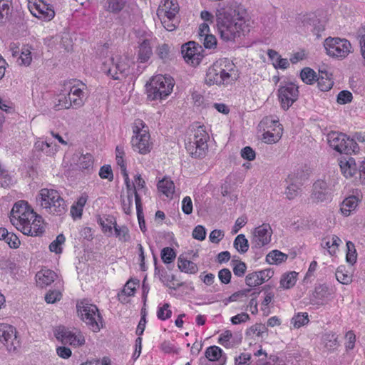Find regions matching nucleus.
<instances>
[{
	"instance_id": "f257e3e1",
	"label": "nucleus",
	"mask_w": 365,
	"mask_h": 365,
	"mask_svg": "<svg viewBox=\"0 0 365 365\" xmlns=\"http://www.w3.org/2000/svg\"><path fill=\"white\" fill-rule=\"evenodd\" d=\"M245 15L246 10L237 3L217 9L216 26L222 40L235 42L240 36L245 27Z\"/></svg>"
},
{
	"instance_id": "f03ea898",
	"label": "nucleus",
	"mask_w": 365,
	"mask_h": 365,
	"mask_svg": "<svg viewBox=\"0 0 365 365\" xmlns=\"http://www.w3.org/2000/svg\"><path fill=\"white\" fill-rule=\"evenodd\" d=\"M11 224L24 235L37 237L41 236L44 227L41 225L43 218L37 215L28 202L19 200L14 203L9 215Z\"/></svg>"
},
{
	"instance_id": "7ed1b4c3",
	"label": "nucleus",
	"mask_w": 365,
	"mask_h": 365,
	"mask_svg": "<svg viewBox=\"0 0 365 365\" xmlns=\"http://www.w3.org/2000/svg\"><path fill=\"white\" fill-rule=\"evenodd\" d=\"M237 71L232 63L224 59L217 61L207 71L205 82L208 86L227 85L234 83L238 78Z\"/></svg>"
},
{
	"instance_id": "20e7f679",
	"label": "nucleus",
	"mask_w": 365,
	"mask_h": 365,
	"mask_svg": "<svg viewBox=\"0 0 365 365\" xmlns=\"http://www.w3.org/2000/svg\"><path fill=\"white\" fill-rule=\"evenodd\" d=\"M78 316L93 332H98L103 326V319L98 307L90 300L83 299L76 303Z\"/></svg>"
},
{
	"instance_id": "39448f33",
	"label": "nucleus",
	"mask_w": 365,
	"mask_h": 365,
	"mask_svg": "<svg viewBox=\"0 0 365 365\" xmlns=\"http://www.w3.org/2000/svg\"><path fill=\"white\" fill-rule=\"evenodd\" d=\"M174 79L168 75H157L145 84L147 98L149 101L163 100L173 91Z\"/></svg>"
},
{
	"instance_id": "423d86ee",
	"label": "nucleus",
	"mask_w": 365,
	"mask_h": 365,
	"mask_svg": "<svg viewBox=\"0 0 365 365\" xmlns=\"http://www.w3.org/2000/svg\"><path fill=\"white\" fill-rule=\"evenodd\" d=\"M40 205L47 212L61 216L67 211V205L58 191L54 189L43 188L39 193Z\"/></svg>"
},
{
	"instance_id": "0eeeda50",
	"label": "nucleus",
	"mask_w": 365,
	"mask_h": 365,
	"mask_svg": "<svg viewBox=\"0 0 365 365\" xmlns=\"http://www.w3.org/2000/svg\"><path fill=\"white\" fill-rule=\"evenodd\" d=\"M209 135L202 126H199L194 130L192 136H190L185 142V148L190 155L193 158H203L207 150Z\"/></svg>"
},
{
	"instance_id": "6e6552de",
	"label": "nucleus",
	"mask_w": 365,
	"mask_h": 365,
	"mask_svg": "<svg viewBox=\"0 0 365 365\" xmlns=\"http://www.w3.org/2000/svg\"><path fill=\"white\" fill-rule=\"evenodd\" d=\"M329 146L341 154L352 155L359 150V147L354 139H351L346 134L341 132L331 131L327 135Z\"/></svg>"
},
{
	"instance_id": "1a4fd4ad",
	"label": "nucleus",
	"mask_w": 365,
	"mask_h": 365,
	"mask_svg": "<svg viewBox=\"0 0 365 365\" xmlns=\"http://www.w3.org/2000/svg\"><path fill=\"white\" fill-rule=\"evenodd\" d=\"M127 57L116 56L111 57L108 61L103 63L101 69L113 80H119L118 73L126 77L130 74H134L130 71V66L133 64Z\"/></svg>"
},
{
	"instance_id": "9d476101",
	"label": "nucleus",
	"mask_w": 365,
	"mask_h": 365,
	"mask_svg": "<svg viewBox=\"0 0 365 365\" xmlns=\"http://www.w3.org/2000/svg\"><path fill=\"white\" fill-rule=\"evenodd\" d=\"M324 47L328 56L344 58L351 52V43L346 38L328 37L325 39Z\"/></svg>"
},
{
	"instance_id": "9b49d317",
	"label": "nucleus",
	"mask_w": 365,
	"mask_h": 365,
	"mask_svg": "<svg viewBox=\"0 0 365 365\" xmlns=\"http://www.w3.org/2000/svg\"><path fill=\"white\" fill-rule=\"evenodd\" d=\"M299 87L292 82L281 83L277 91V96L284 110H287L299 98Z\"/></svg>"
},
{
	"instance_id": "f8f14e48",
	"label": "nucleus",
	"mask_w": 365,
	"mask_h": 365,
	"mask_svg": "<svg viewBox=\"0 0 365 365\" xmlns=\"http://www.w3.org/2000/svg\"><path fill=\"white\" fill-rule=\"evenodd\" d=\"M54 336L62 342L77 347L85 344V337L81 331L73 333L64 326H58L54 330Z\"/></svg>"
},
{
	"instance_id": "ddd939ff",
	"label": "nucleus",
	"mask_w": 365,
	"mask_h": 365,
	"mask_svg": "<svg viewBox=\"0 0 365 365\" xmlns=\"http://www.w3.org/2000/svg\"><path fill=\"white\" fill-rule=\"evenodd\" d=\"M339 166L343 175L346 178L353 177L357 173H359L360 178L365 183V160L360 163L357 167L356 160L352 157L342 158L339 160Z\"/></svg>"
},
{
	"instance_id": "4468645a",
	"label": "nucleus",
	"mask_w": 365,
	"mask_h": 365,
	"mask_svg": "<svg viewBox=\"0 0 365 365\" xmlns=\"http://www.w3.org/2000/svg\"><path fill=\"white\" fill-rule=\"evenodd\" d=\"M201 46L195 41H189L182 45L181 53L185 61L192 66H197L201 62L203 55Z\"/></svg>"
},
{
	"instance_id": "2eb2a0df",
	"label": "nucleus",
	"mask_w": 365,
	"mask_h": 365,
	"mask_svg": "<svg viewBox=\"0 0 365 365\" xmlns=\"http://www.w3.org/2000/svg\"><path fill=\"white\" fill-rule=\"evenodd\" d=\"M311 198L317 203L330 202L332 199V189L326 181L318 180L313 184Z\"/></svg>"
},
{
	"instance_id": "dca6fc26",
	"label": "nucleus",
	"mask_w": 365,
	"mask_h": 365,
	"mask_svg": "<svg viewBox=\"0 0 365 365\" xmlns=\"http://www.w3.org/2000/svg\"><path fill=\"white\" fill-rule=\"evenodd\" d=\"M254 237L252 242V249H258L268 245L271 241L272 230L269 224H262L257 227L253 232Z\"/></svg>"
},
{
	"instance_id": "f3484780",
	"label": "nucleus",
	"mask_w": 365,
	"mask_h": 365,
	"mask_svg": "<svg viewBox=\"0 0 365 365\" xmlns=\"http://www.w3.org/2000/svg\"><path fill=\"white\" fill-rule=\"evenodd\" d=\"M0 341L9 350H15L19 346V340L16 336V329L11 325H0Z\"/></svg>"
},
{
	"instance_id": "a211bd4d",
	"label": "nucleus",
	"mask_w": 365,
	"mask_h": 365,
	"mask_svg": "<svg viewBox=\"0 0 365 365\" xmlns=\"http://www.w3.org/2000/svg\"><path fill=\"white\" fill-rule=\"evenodd\" d=\"M29 10L34 16L46 21L52 20L55 16V11L52 6L39 0V3L35 2L33 6H29Z\"/></svg>"
},
{
	"instance_id": "6ab92c4d",
	"label": "nucleus",
	"mask_w": 365,
	"mask_h": 365,
	"mask_svg": "<svg viewBox=\"0 0 365 365\" xmlns=\"http://www.w3.org/2000/svg\"><path fill=\"white\" fill-rule=\"evenodd\" d=\"M83 105V101L79 98L71 99L69 93H60L53 100V109L59 110L61 109H68L71 106L79 108Z\"/></svg>"
},
{
	"instance_id": "aec40b11",
	"label": "nucleus",
	"mask_w": 365,
	"mask_h": 365,
	"mask_svg": "<svg viewBox=\"0 0 365 365\" xmlns=\"http://www.w3.org/2000/svg\"><path fill=\"white\" fill-rule=\"evenodd\" d=\"M149 140V131H143L140 137L133 136L131 143L133 150L142 155L148 153L150 151Z\"/></svg>"
},
{
	"instance_id": "412c9836",
	"label": "nucleus",
	"mask_w": 365,
	"mask_h": 365,
	"mask_svg": "<svg viewBox=\"0 0 365 365\" xmlns=\"http://www.w3.org/2000/svg\"><path fill=\"white\" fill-rule=\"evenodd\" d=\"M153 55V50L149 39H143L139 43L138 51V61L140 63L147 62Z\"/></svg>"
},
{
	"instance_id": "4be33fe9",
	"label": "nucleus",
	"mask_w": 365,
	"mask_h": 365,
	"mask_svg": "<svg viewBox=\"0 0 365 365\" xmlns=\"http://www.w3.org/2000/svg\"><path fill=\"white\" fill-rule=\"evenodd\" d=\"M36 277L37 278L36 282L38 285L43 287L44 286L50 285L53 282L57 277V274L55 272L51 269H42L36 274Z\"/></svg>"
},
{
	"instance_id": "5701e85b",
	"label": "nucleus",
	"mask_w": 365,
	"mask_h": 365,
	"mask_svg": "<svg viewBox=\"0 0 365 365\" xmlns=\"http://www.w3.org/2000/svg\"><path fill=\"white\" fill-rule=\"evenodd\" d=\"M139 283L138 280H128L123 290L118 294V300L123 303L127 302V297H131L135 294L136 285Z\"/></svg>"
},
{
	"instance_id": "b1692460",
	"label": "nucleus",
	"mask_w": 365,
	"mask_h": 365,
	"mask_svg": "<svg viewBox=\"0 0 365 365\" xmlns=\"http://www.w3.org/2000/svg\"><path fill=\"white\" fill-rule=\"evenodd\" d=\"M331 76L332 74L327 71H319V76L317 81L320 91H328L332 88L334 82Z\"/></svg>"
},
{
	"instance_id": "393cba45",
	"label": "nucleus",
	"mask_w": 365,
	"mask_h": 365,
	"mask_svg": "<svg viewBox=\"0 0 365 365\" xmlns=\"http://www.w3.org/2000/svg\"><path fill=\"white\" fill-rule=\"evenodd\" d=\"M358 205V198L354 195L346 197L341 204L340 210L343 215L349 216L351 210H355Z\"/></svg>"
},
{
	"instance_id": "a878e982",
	"label": "nucleus",
	"mask_w": 365,
	"mask_h": 365,
	"mask_svg": "<svg viewBox=\"0 0 365 365\" xmlns=\"http://www.w3.org/2000/svg\"><path fill=\"white\" fill-rule=\"evenodd\" d=\"M178 269L185 273L187 274H195L198 271L197 264L180 255L178 259Z\"/></svg>"
},
{
	"instance_id": "bb28decb",
	"label": "nucleus",
	"mask_w": 365,
	"mask_h": 365,
	"mask_svg": "<svg viewBox=\"0 0 365 365\" xmlns=\"http://www.w3.org/2000/svg\"><path fill=\"white\" fill-rule=\"evenodd\" d=\"M157 186L158 190L162 192L168 197H173L175 192V185L171 180L164 178L158 182Z\"/></svg>"
},
{
	"instance_id": "cd10ccee",
	"label": "nucleus",
	"mask_w": 365,
	"mask_h": 365,
	"mask_svg": "<svg viewBox=\"0 0 365 365\" xmlns=\"http://www.w3.org/2000/svg\"><path fill=\"white\" fill-rule=\"evenodd\" d=\"M11 4V0H0V26H4L10 21Z\"/></svg>"
},
{
	"instance_id": "c85d7f7f",
	"label": "nucleus",
	"mask_w": 365,
	"mask_h": 365,
	"mask_svg": "<svg viewBox=\"0 0 365 365\" xmlns=\"http://www.w3.org/2000/svg\"><path fill=\"white\" fill-rule=\"evenodd\" d=\"M288 258V255L279 250H274L269 252L266 256V261L270 264H279L285 262Z\"/></svg>"
},
{
	"instance_id": "c756f323",
	"label": "nucleus",
	"mask_w": 365,
	"mask_h": 365,
	"mask_svg": "<svg viewBox=\"0 0 365 365\" xmlns=\"http://www.w3.org/2000/svg\"><path fill=\"white\" fill-rule=\"evenodd\" d=\"M298 273L295 271L289 272L282 274L280 279V285L284 289L293 287L297 282Z\"/></svg>"
},
{
	"instance_id": "7c9ffc66",
	"label": "nucleus",
	"mask_w": 365,
	"mask_h": 365,
	"mask_svg": "<svg viewBox=\"0 0 365 365\" xmlns=\"http://www.w3.org/2000/svg\"><path fill=\"white\" fill-rule=\"evenodd\" d=\"M125 4V0H106L105 8L110 13L118 14L124 9Z\"/></svg>"
},
{
	"instance_id": "2f4dec72",
	"label": "nucleus",
	"mask_w": 365,
	"mask_h": 365,
	"mask_svg": "<svg viewBox=\"0 0 365 365\" xmlns=\"http://www.w3.org/2000/svg\"><path fill=\"white\" fill-rule=\"evenodd\" d=\"M234 247L241 254H244L249 250V242L245 235L243 234L238 235L233 242Z\"/></svg>"
},
{
	"instance_id": "473e14b6",
	"label": "nucleus",
	"mask_w": 365,
	"mask_h": 365,
	"mask_svg": "<svg viewBox=\"0 0 365 365\" xmlns=\"http://www.w3.org/2000/svg\"><path fill=\"white\" fill-rule=\"evenodd\" d=\"M223 354L222 349L217 346H210L207 347L205 352V356L210 361H218Z\"/></svg>"
},
{
	"instance_id": "72a5a7b5",
	"label": "nucleus",
	"mask_w": 365,
	"mask_h": 365,
	"mask_svg": "<svg viewBox=\"0 0 365 365\" xmlns=\"http://www.w3.org/2000/svg\"><path fill=\"white\" fill-rule=\"evenodd\" d=\"M300 77L304 83L309 85L313 84L318 78L316 72L309 67H305L301 71Z\"/></svg>"
},
{
	"instance_id": "f704fd0d",
	"label": "nucleus",
	"mask_w": 365,
	"mask_h": 365,
	"mask_svg": "<svg viewBox=\"0 0 365 365\" xmlns=\"http://www.w3.org/2000/svg\"><path fill=\"white\" fill-rule=\"evenodd\" d=\"M78 165L80 170H87L89 171L93 169V158L91 154L86 153V155H81L78 160Z\"/></svg>"
},
{
	"instance_id": "c9c22d12",
	"label": "nucleus",
	"mask_w": 365,
	"mask_h": 365,
	"mask_svg": "<svg viewBox=\"0 0 365 365\" xmlns=\"http://www.w3.org/2000/svg\"><path fill=\"white\" fill-rule=\"evenodd\" d=\"M115 235L117 237H118L119 240L123 242H129L130 240V236L129 234V230L127 226H118L116 221L114 220V226Z\"/></svg>"
},
{
	"instance_id": "e433bc0d",
	"label": "nucleus",
	"mask_w": 365,
	"mask_h": 365,
	"mask_svg": "<svg viewBox=\"0 0 365 365\" xmlns=\"http://www.w3.org/2000/svg\"><path fill=\"white\" fill-rule=\"evenodd\" d=\"M231 265L235 276L241 277L245 275L247 270V265L244 262L232 259L231 261Z\"/></svg>"
},
{
	"instance_id": "4c0bfd02",
	"label": "nucleus",
	"mask_w": 365,
	"mask_h": 365,
	"mask_svg": "<svg viewBox=\"0 0 365 365\" xmlns=\"http://www.w3.org/2000/svg\"><path fill=\"white\" fill-rule=\"evenodd\" d=\"M160 257L163 263L170 264L175 260L176 257V252L173 248L166 247L162 249L160 252Z\"/></svg>"
},
{
	"instance_id": "58836bf2",
	"label": "nucleus",
	"mask_w": 365,
	"mask_h": 365,
	"mask_svg": "<svg viewBox=\"0 0 365 365\" xmlns=\"http://www.w3.org/2000/svg\"><path fill=\"white\" fill-rule=\"evenodd\" d=\"M309 322V316L307 312L298 313L295 314L291 320V323L293 324L294 328H299Z\"/></svg>"
},
{
	"instance_id": "ea45409f",
	"label": "nucleus",
	"mask_w": 365,
	"mask_h": 365,
	"mask_svg": "<svg viewBox=\"0 0 365 365\" xmlns=\"http://www.w3.org/2000/svg\"><path fill=\"white\" fill-rule=\"evenodd\" d=\"M245 283L250 287H257L264 283V279L260 277L257 271L246 276Z\"/></svg>"
},
{
	"instance_id": "a19ab883",
	"label": "nucleus",
	"mask_w": 365,
	"mask_h": 365,
	"mask_svg": "<svg viewBox=\"0 0 365 365\" xmlns=\"http://www.w3.org/2000/svg\"><path fill=\"white\" fill-rule=\"evenodd\" d=\"M323 342L325 347L329 349H334L337 346V336L334 333H326L323 336Z\"/></svg>"
},
{
	"instance_id": "79ce46f5",
	"label": "nucleus",
	"mask_w": 365,
	"mask_h": 365,
	"mask_svg": "<svg viewBox=\"0 0 365 365\" xmlns=\"http://www.w3.org/2000/svg\"><path fill=\"white\" fill-rule=\"evenodd\" d=\"M66 238L63 234H59L55 240H53L49 245L51 252L59 254L62 252L61 245L65 242Z\"/></svg>"
},
{
	"instance_id": "37998d69",
	"label": "nucleus",
	"mask_w": 365,
	"mask_h": 365,
	"mask_svg": "<svg viewBox=\"0 0 365 365\" xmlns=\"http://www.w3.org/2000/svg\"><path fill=\"white\" fill-rule=\"evenodd\" d=\"M113 217L108 216V217H101L98 219V223L101 226L102 230L104 232L112 233V225H114Z\"/></svg>"
},
{
	"instance_id": "c03bdc74",
	"label": "nucleus",
	"mask_w": 365,
	"mask_h": 365,
	"mask_svg": "<svg viewBox=\"0 0 365 365\" xmlns=\"http://www.w3.org/2000/svg\"><path fill=\"white\" fill-rule=\"evenodd\" d=\"M156 53L158 56L163 61V62H167L170 59V46L167 43H163L160 45L156 50Z\"/></svg>"
},
{
	"instance_id": "a18cd8bd",
	"label": "nucleus",
	"mask_w": 365,
	"mask_h": 365,
	"mask_svg": "<svg viewBox=\"0 0 365 365\" xmlns=\"http://www.w3.org/2000/svg\"><path fill=\"white\" fill-rule=\"evenodd\" d=\"M169 308L170 304L168 303H165L163 307H158L157 317L160 320L165 321L171 317L172 311Z\"/></svg>"
},
{
	"instance_id": "49530a36",
	"label": "nucleus",
	"mask_w": 365,
	"mask_h": 365,
	"mask_svg": "<svg viewBox=\"0 0 365 365\" xmlns=\"http://www.w3.org/2000/svg\"><path fill=\"white\" fill-rule=\"evenodd\" d=\"M14 182V180L13 176H11L7 170L2 169L0 171V186L6 187L13 185Z\"/></svg>"
},
{
	"instance_id": "de8ad7c7",
	"label": "nucleus",
	"mask_w": 365,
	"mask_h": 365,
	"mask_svg": "<svg viewBox=\"0 0 365 365\" xmlns=\"http://www.w3.org/2000/svg\"><path fill=\"white\" fill-rule=\"evenodd\" d=\"M136 211H137V217H138L140 229L144 233L146 231V227H145V222L143 212V205H142V202L140 201V200L138 197H137Z\"/></svg>"
},
{
	"instance_id": "09e8293b",
	"label": "nucleus",
	"mask_w": 365,
	"mask_h": 365,
	"mask_svg": "<svg viewBox=\"0 0 365 365\" xmlns=\"http://www.w3.org/2000/svg\"><path fill=\"white\" fill-rule=\"evenodd\" d=\"M346 247H347V253L346 256V262L354 264L356 262L357 258V254L356 251L355 250V246L354 243H352L350 241H348L346 242Z\"/></svg>"
},
{
	"instance_id": "8fccbe9b",
	"label": "nucleus",
	"mask_w": 365,
	"mask_h": 365,
	"mask_svg": "<svg viewBox=\"0 0 365 365\" xmlns=\"http://www.w3.org/2000/svg\"><path fill=\"white\" fill-rule=\"evenodd\" d=\"M288 178L290 180L291 183L287 187L286 195L288 199L292 200L294 199L298 192V190L300 187V185L297 184L296 182H292V178L291 175L288 176Z\"/></svg>"
},
{
	"instance_id": "3c124183",
	"label": "nucleus",
	"mask_w": 365,
	"mask_h": 365,
	"mask_svg": "<svg viewBox=\"0 0 365 365\" xmlns=\"http://www.w3.org/2000/svg\"><path fill=\"white\" fill-rule=\"evenodd\" d=\"M232 338V331L230 330H225L220 335V337L218 339V343L223 346L224 347L229 349L233 346L230 342Z\"/></svg>"
},
{
	"instance_id": "603ef678",
	"label": "nucleus",
	"mask_w": 365,
	"mask_h": 365,
	"mask_svg": "<svg viewBox=\"0 0 365 365\" xmlns=\"http://www.w3.org/2000/svg\"><path fill=\"white\" fill-rule=\"evenodd\" d=\"M314 297L319 299L327 298L329 295V287L326 284H319L315 287Z\"/></svg>"
},
{
	"instance_id": "864d4df0",
	"label": "nucleus",
	"mask_w": 365,
	"mask_h": 365,
	"mask_svg": "<svg viewBox=\"0 0 365 365\" xmlns=\"http://www.w3.org/2000/svg\"><path fill=\"white\" fill-rule=\"evenodd\" d=\"M356 37L360 45V52L365 61V27L361 26L356 32Z\"/></svg>"
},
{
	"instance_id": "5fc2aeb1",
	"label": "nucleus",
	"mask_w": 365,
	"mask_h": 365,
	"mask_svg": "<svg viewBox=\"0 0 365 365\" xmlns=\"http://www.w3.org/2000/svg\"><path fill=\"white\" fill-rule=\"evenodd\" d=\"M133 136L140 137L143 131H148V127L145 123L140 119L135 120L134 126L133 128Z\"/></svg>"
},
{
	"instance_id": "6e6d98bb",
	"label": "nucleus",
	"mask_w": 365,
	"mask_h": 365,
	"mask_svg": "<svg viewBox=\"0 0 365 365\" xmlns=\"http://www.w3.org/2000/svg\"><path fill=\"white\" fill-rule=\"evenodd\" d=\"M352 99V93L347 90H344L340 91L337 95L336 101L338 103L344 105L351 102Z\"/></svg>"
},
{
	"instance_id": "4d7b16f0",
	"label": "nucleus",
	"mask_w": 365,
	"mask_h": 365,
	"mask_svg": "<svg viewBox=\"0 0 365 365\" xmlns=\"http://www.w3.org/2000/svg\"><path fill=\"white\" fill-rule=\"evenodd\" d=\"M98 174L100 178L102 179H107L110 182L113 180V173L110 165H104L101 166Z\"/></svg>"
},
{
	"instance_id": "13d9d810",
	"label": "nucleus",
	"mask_w": 365,
	"mask_h": 365,
	"mask_svg": "<svg viewBox=\"0 0 365 365\" xmlns=\"http://www.w3.org/2000/svg\"><path fill=\"white\" fill-rule=\"evenodd\" d=\"M19 62L20 65L29 66L32 60L31 51L28 48H24L21 50L19 57Z\"/></svg>"
},
{
	"instance_id": "bf43d9fd",
	"label": "nucleus",
	"mask_w": 365,
	"mask_h": 365,
	"mask_svg": "<svg viewBox=\"0 0 365 365\" xmlns=\"http://www.w3.org/2000/svg\"><path fill=\"white\" fill-rule=\"evenodd\" d=\"M265 331H267V327L264 324H256L247 329L246 334H256L258 336H262V334Z\"/></svg>"
},
{
	"instance_id": "052dcab7",
	"label": "nucleus",
	"mask_w": 365,
	"mask_h": 365,
	"mask_svg": "<svg viewBox=\"0 0 365 365\" xmlns=\"http://www.w3.org/2000/svg\"><path fill=\"white\" fill-rule=\"evenodd\" d=\"M78 84H74L71 88H70V91H69V95L71 96H76L77 98H79L81 99V101H83V97H84V92H83V89L84 88L86 87V85L84 83H81V86L82 88H78Z\"/></svg>"
},
{
	"instance_id": "680f3d73",
	"label": "nucleus",
	"mask_w": 365,
	"mask_h": 365,
	"mask_svg": "<svg viewBox=\"0 0 365 365\" xmlns=\"http://www.w3.org/2000/svg\"><path fill=\"white\" fill-rule=\"evenodd\" d=\"M192 236L194 239L202 241L206 237V230L202 225H197L192 233Z\"/></svg>"
},
{
	"instance_id": "e2e57ef3",
	"label": "nucleus",
	"mask_w": 365,
	"mask_h": 365,
	"mask_svg": "<svg viewBox=\"0 0 365 365\" xmlns=\"http://www.w3.org/2000/svg\"><path fill=\"white\" fill-rule=\"evenodd\" d=\"M241 157L247 160L252 161L255 159L256 153L250 146H246L241 150Z\"/></svg>"
},
{
	"instance_id": "0e129e2a",
	"label": "nucleus",
	"mask_w": 365,
	"mask_h": 365,
	"mask_svg": "<svg viewBox=\"0 0 365 365\" xmlns=\"http://www.w3.org/2000/svg\"><path fill=\"white\" fill-rule=\"evenodd\" d=\"M218 278L222 284H227L230 282L232 273L227 268H223L218 272Z\"/></svg>"
},
{
	"instance_id": "69168bd1",
	"label": "nucleus",
	"mask_w": 365,
	"mask_h": 365,
	"mask_svg": "<svg viewBox=\"0 0 365 365\" xmlns=\"http://www.w3.org/2000/svg\"><path fill=\"white\" fill-rule=\"evenodd\" d=\"M61 293L57 290L49 291L45 295V300L48 304H53L61 298Z\"/></svg>"
},
{
	"instance_id": "338daca9",
	"label": "nucleus",
	"mask_w": 365,
	"mask_h": 365,
	"mask_svg": "<svg viewBox=\"0 0 365 365\" xmlns=\"http://www.w3.org/2000/svg\"><path fill=\"white\" fill-rule=\"evenodd\" d=\"M11 248L16 249L21 242L19 237L14 233L9 232L8 237L4 240Z\"/></svg>"
},
{
	"instance_id": "774afa93",
	"label": "nucleus",
	"mask_w": 365,
	"mask_h": 365,
	"mask_svg": "<svg viewBox=\"0 0 365 365\" xmlns=\"http://www.w3.org/2000/svg\"><path fill=\"white\" fill-rule=\"evenodd\" d=\"M250 354L242 353L240 356L235 358V365H250Z\"/></svg>"
}]
</instances>
